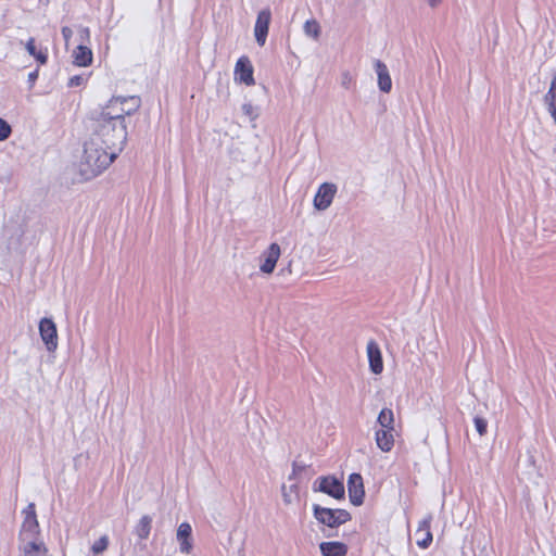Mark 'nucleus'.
Listing matches in <instances>:
<instances>
[{"mask_svg":"<svg viewBox=\"0 0 556 556\" xmlns=\"http://www.w3.org/2000/svg\"><path fill=\"white\" fill-rule=\"evenodd\" d=\"M130 109L118 106V99H110L108 104L90 113L91 137L103 142L114 152L119 153L127 141L125 118L137 112L141 106L140 97H130Z\"/></svg>","mask_w":556,"mask_h":556,"instance_id":"nucleus-1","label":"nucleus"},{"mask_svg":"<svg viewBox=\"0 0 556 556\" xmlns=\"http://www.w3.org/2000/svg\"><path fill=\"white\" fill-rule=\"evenodd\" d=\"M117 155V152L90 136L84 146V155L79 165L80 175L85 180L97 177L110 166Z\"/></svg>","mask_w":556,"mask_h":556,"instance_id":"nucleus-2","label":"nucleus"},{"mask_svg":"<svg viewBox=\"0 0 556 556\" xmlns=\"http://www.w3.org/2000/svg\"><path fill=\"white\" fill-rule=\"evenodd\" d=\"M312 508L315 519L329 528H338L352 519L351 514L345 509L326 508L318 504H314Z\"/></svg>","mask_w":556,"mask_h":556,"instance_id":"nucleus-3","label":"nucleus"},{"mask_svg":"<svg viewBox=\"0 0 556 556\" xmlns=\"http://www.w3.org/2000/svg\"><path fill=\"white\" fill-rule=\"evenodd\" d=\"M314 492L325 493L334 500H344L345 490L343 481L336 476H321L313 484Z\"/></svg>","mask_w":556,"mask_h":556,"instance_id":"nucleus-4","label":"nucleus"},{"mask_svg":"<svg viewBox=\"0 0 556 556\" xmlns=\"http://www.w3.org/2000/svg\"><path fill=\"white\" fill-rule=\"evenodd\" d=\"M24 520L18 533V540L39 538L40 527L37 520L35 504L29 503L23 510Z\"/></svg>","mask_w":556,"mask_h":556,"instance_id":"nucleus-5","label":"nucleus"},{"mask_svg":"<svg viewBox=\"0 0 556 556\" xmlns=\"http://www.w3.org/2000/svg\"><path fill=\"white\" fill-rule=\"evenodd\" d=\"M39 333L49 352H54L58 348V330L52 318L43 317L39 321Z\"/></svg>","mask_w":556,"mask_h":556,"instance_id":"nucleus-6","label":"nucleus"},{"mask_svg":"<svg viewBox=\"0 0 556 556\" xmlns=\"http://www.w3.org/2000/svg\"><path fill=\"white\" fill-rule=\"evenodd\" d=\"M337 192V186L331 182H324L319 186L317 193L314 198V207L317 211H325L327 210L334 198V194Z\"/></svg>","mask_w":556,"mask_h":556,"instance_id":"nucleus-7","label":"nucleus"},{"mask_svg":"<svg viewBox=\"0 0 556 556\" xmlns=\"http://www.w3.org/2000/svg\"><path fill=\"white\" fill-rule=\"evenodd\" d=\"M348 491L350 502L354 506H361L364 503L365 489L361 473L354 472L350 475L348 479Z\"/></svg>","mask_w":556,"mask_h":556,"instance_id":"nucleus-8","label":"nucleus"},{"mask_svg":"<svg viewBox=\"0 0 556 556\" xmlns=\"http://www.w3.org/2000/svg\"><path fill=\"white\" fill-rule=\"evenodd\" d=\"M271 21V12L268 8L263 9L258 12L255 26H254V36L256 42L263 47L266 42L269 25Z\"/></svg>","mask_w":556,"mask_h":556,"instance_id":"nucleus-9","label":"nucleus"},{"mask_svg":"<svg viewBox=\"0 0 556 556\" xmlns=\"http://www.w3.org/2000/svg\"><path fill=\"white\" fill-rule=\"evenodd\" d=\"M18 549L23 556H47L48 548L39 538L18 540Z\"/></svg>","mask_w":556,"mask_h":556,"instance_id":"nucleus-10","label":"nucleus"},{"mask_svg":"<svg viewBox=\"0 0 556 556\" xmlns=\"http://www.w3.org/2000/svg\"><path fill=\"white\" fill-rule=\"evenodd\" d=\"M235 75L240 80V83L252 86L255 84L253 77V66L248 56H241L236 63Z\"/></svg>","mask_w":556,"mask_h":556,"instance_id":"nucleus-11","label":"nucleus"},{"mask_svg":"<svg viewBox=\"0 0 556 556\" xmlns=\"http://www.w3.org/2000/svg\"><path fill=\"white\" fill-rule=\"evenodd\" d=\"M281 250L278 243H271L262 254L264 262L260 269L264 274H271L276 267V264L280 257Z\"/></svg>","mask_w":556,"mask_h":556,"instance_id":"nucleus-12","label":"nucleus"},{"mask_svg":"<svg viewBox=\"0 0 556 556\" xmlns=\"http://www.w3.org/2000/svg\"><path fill=\"white\" fill-rule=\"evenodd\" d=\"M432 521V515H427L422 520L419 521L418 529L416 530L417 545L420 548H428L432 543V533L430 531V526Z\"/></svg>","mask_w":556,"mask_h":556,"instance_id":"nucleus-13","label":"nucleus"},{"mask_svg":"<svg viewBox=\"0 0 556 556\" xmlns=\"http://www.w3.org/2000/svg\"><path fill=\"white\" fill-rule=\"evenodd\" d=\"M367 355L369 368L375 375L381 374L383 370V361L379 345L376 341L370 340L367 344Z\"/></svg>","mask_w":556,"mask_h":556,"instance_id":"nucleus-14","label":"nucleus"},{"mask_svg":"<svg viewBox=\"0 0 556 556\" xmlns=\"http://www.w3.org/2000/svg\"><path fill=\"white\" fill-rule=\"evenodd\" d=\"M374 66L378 76V87L380 91L389 93L392 89V79L387 65L382 61L376 60Z\"/></svg>","mask_w":556,"mask_h":556,"instance_id":"nucleus-15","label":"nucleus"},{"mask_svg":"<svg viewBox=\"0 0 556 556\" xmlns=\"http://www.w3.org/2000/svg\"><path fill=\"white\" fill-rule=\"evenodd\" d=\"M73 59L76 66H88L92 63L93 54L90 48L80 43L73 51Z\"/></svg>","mask_w":556,"mask_h":556,"instance_id":"nucleus-16","label":"nucleus"},{"mask_svg":"<svg viewBox=\"0 0 556 556\" xmlns=\"http://www.w3.org/2000/svg\"><path fill=\"white\" fill-rule=\"evenodd\" d=\"M323 556H346L348 546L342 542H323L319 544Z\"/></svg>","mask_w":556,"mask_h":556,"instance_id":"nucleus-17","label":"nucleus"},{"mask_svg":"<svg viewBox=\"0 0 556 556\" xmlns=\"http://www.w3.org/2000/svg\"><path fill=\"white\" fill-rule=\"evenodd\" d=\"M192 529L188 522H182L177 530V540L180 542V551L188 554L192 547L190 542Z\"/></svg>","mask_w":556,"mask_h":556,"instance_id":"nucleus-18","label":"nucleus"},{"mask_svg":"<svg viewBox=\"0 0 556 556\" xmlns=\"http://www.w3.org/2000/svg\"><path fill=\"white\" fill-rule=\"evenodd\" d=\"M544 103L556 124V72L554 73L549 88L544 96Z\"/></svg>","mask_w":556,"mask_h":556,"instance_id":"nucleus-19","label":"nucleus"},{"mask_svg":"<svg viewBox=\"0 0 556 556\" xmlns=\"http://www.w3.org/2000/svg\"><path fill=\"white\" fill-rule=\"evenodd\" d=\"M392 430L380 429L376 432V443L383 452H390L394 445V439L391 433Z\"/></svg>","mask_w":556,"mask_h":556,"instance_id":"nucleus-20","label":"nucleus"},{"mask_svg":"<svg viewBox=\"0 0 556 556\" xmlns=\"http://www.w3.org/2000/svg\"><path fill=\"white\" fill-rule=\"evenodd\" d=\"M152 529V517L144 515L135 527V533L140 540H147Z\"/></svg>","mask_w":556,"mask_h":556,"instance_id":"nucleus-21","label":"nucleus"},{"mask_svg":"<svg viewBox=\"0 0 556 556\" xmlns=\"http://www.w3.org/2000/svg\"><path fill=\"white\" fill-rule=\"evenodd\" d=\"M26 50L27 52L36 59L37 62H39L41 65L46 64L48 61V54L46 51L37 50L35 45V39L29 38L26 42Z\"/></svg>","mask_w":556,"mask_h":556,"instance_id":"nucleus-22","label":"nucleus"},{"mask_svg":"<svg viewBox=\"0 0 556 556\" xmlns=\"http://www.w3.org/2000/svg\"><path fill=\"white\" fill-rule=\"evenodd\" d=\"M378 424L383 429L393 430L394 416L390 408H382L377 418Z\"/></svg>","mask_w":556,"mask_h":556,"instance_id":"nucleus-23","label":"nucleus"},{"mask_svg":"<svg viewBox=\"0 0 556 556\" xmlns=\"http://www.w3.org/2000/svg\"><path fill=\"white\" fill-rule=\"evenodd\" d=\"M109 543H110V540H109V536L108 535H102L99 540H97L90 551L93 555H100L102 554L104 551L108 549V546H109Z\"/></svg>","mask_w":556,"mask_h":556,"instance_id":"nucleus-24","label":"nucleus"},{"mask_svg":"<svg viewBox=\"0 0 556 556\" xmlns=\"http://www.w3.org/2000/svg\"><path fill=\"white\" fill-rule=\"evenodd\" d=\"M304 31L307 36L318 38L320 34V26L315 20L306 21L304 24Z\"/></svg>","mask_w":556,"mask_h":556,"instance_id":"nucleus-25","label":"nucleus"},{"mask_svg":"<svg viewBox=\"0 0 556 556\" xmlns=\"http://www.w3.org/2000/svg\"><path fill=\"white\" fill-rule=\"evenodd\" d=\"M473 422H475L477 432L481 437L484 435L488 431V421L483 417L476 416L473 419Z\"/></svg>","mask_w":556,"mask_h":556,"instance_id":"nucleus-26","label":"nucleus"},{"mask_svg":"<svg viewBox=\"0 0 556 556\" xmlns=\"http://www.w3.org/2000/svg\"><path fill=\"white\" fill-rule=\"evenodd\" d=\"M87 80H88V77L85 75H75L68 79L67 87L68 88L80 87V86H84L87 83Z\"/></svg>","mask_w":556,"mask_h":556,"instance_id":"nucleus-27","label":"nucleus"},{"mask_svg":"<svg viewBox=\"0 0 556 556\" xmlns=\"http://www.w3.org/2000/svg\"><path fill=\"white\" fill-rule=\"evenodd\" d=\"M12 128L10 124L0 117V141H3L10 137Z\"/></svg>","mask_w":556,"mask_h":556,"instance_id":"nucleus-28","label":"nucleus"},{"mask_svg":"<svg viewBox=\"0 0 556 556\" xmlns=\"http://www.w3.org/2000/svg\"><path fill=\"white\" fill-rule=\"evenodd\" d=\"M305 468H306V466H305V465H303V464H299L298 462H293V465H292V473L289 476V480H293V479H295V477H296L300 472L304 471V470H305Z\"/></svg>","mask_w":556,"mask_h":556,"instance_id":"nucleus-29","label":"nucleus"},{"mask_svg":"<svg viewBox=\"0 0 556 556\" xmlns=\"http://www.w3.org/2000/svg\"><path fill=\"white\" fill-rule=\"evenodd\" d=\"M352 81H353V77L350 74V72H348V71L343 72L341 75L342 87H344L345 89H350Z\"/></svg>","mask_w":556,"mask_h":556,"instance_id":"nucleus-30","label":"nucleus"},{"mask_svg":"<svg viewBox=\"0 0 556 556\" xmlns=\"http://www.w3.org/2000/svg\"><path fill=\"white\" fill-rule=\"evenodd\" d=\"M131 96L129 97H112L111 99H118V106L119 108H124V109H130L131 108V102L128 100Z\"/></svg>","mask_w":556,"mask_h":556,"instance_id":"nucleus-31","label":"nucleus"},{"mask_svg":"<svg viewBox=\"0 0 556 556\" xmlns=\"http://www.w3.org/2000/svg\"><path fill=\"white\" fill-rule=\"evenodd\" d=\"M79 37H80V41L81 43H84L85 41H88L89 38H90V30L88 27H79Z\"/></svg>","mask_w":556,"mask_h":556,"instance_id":"nucleus-32","label":"nucleus"},{"mask_svg":"<svg viewBox=\"0 0 556 556\" xmlns=\"http://www.w3.org/2000/svg\"><path fill=\"white\" fill-rule=\"evenodd\" d=\"M61 33H62V36H63V38H64V40H65V43H66V46H67V45H68L70 39H71V38H72V36H73V30H72V28H71V27H68V26H63V27H62V29H61Z\"/></svg>","mask_w":556,"mask_h":556,"instance_id":"nucleus-33","label":"nucleus"},{"mask_svg":"<svg viewBox=\"0 0 556 556\" xmlns=\"http://www.w3.org/2000/svg\"><path fill=\"white\" fill-rule=\"evenodd\" d=\"M38 79V70H35L33 71L31 73L28 74V85H29V89H31L36 83V80Z\"/></svg>","mask_w":556,"mask_h":556,"instance_id":"nucleus-34","label":"nucleus"},{"mask_svg":"<svg viewBox=\"0 0 556 556\" xmlns=\"http://www.w3.org/2000/svg\"><path fill=\"white\" fill-rule=\"evenodd\" d=\"M442 0H427L428 4L431 7V8H435L438 7L440 3H441Z\"/></svg>","mask_w":556,"mask_h":556,"instance_id":"nucleus-35","label":"nucleus"},{"mask_svg":"<svg viewBox=\"0 0 556 556\" xmlns=\"http://www.w3.org/2000/svg\"><path fill=\"white\" fill-rule=\"evenodd\" d=\"M243 110L245 111L247 114H250V110H252V106L250 104H245L243 106Z\"/></svg>","mask_w":556,"mask_h":556,"instance_id":"nucleus-36","label":"nucleus"},{"mask_svg":"<svg viewBox=\"0 0 556 556\" xmlns=\"http://www.w3.org/2000/svg\"><path fill=\"white\" fill-rule=\"evenodd\" d=\"M554 154H556V146L554 147V150H553Z\"/></svg>","mask_w":556,"mask_h":556,"instance_id":"nucleus-37","label":"nucleus"}]
</instances>
